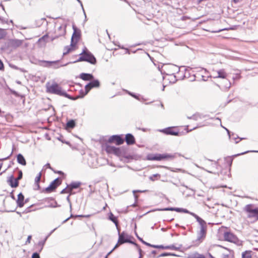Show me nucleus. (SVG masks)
Instances as JSON below:
<instances>
[{
    "instance_id": "f257e3e1",
    "label": "nucleus",
    "mask_w": 258,
    "mask_h": 258,
    "mask_svg": "<svg viewBox=\"0 0 258 258\" xmlns=\"http://www.w3.org/2000/svg\"><path fill=\"white\" fill-rule=\"evenodd\" d=\"M105 151L110 154H113L118 157L120 160L128 163L129 161V152L127 148L116 147L113 146L106 144L104 146Z\"/></svg>"
},
{
    "instance_id": "f03ea898",
    "label": "nucleus",
    "mask_w": 258,
    "mask_h": 258,
    "mask_svg": "<svg viewBox=\"0 0 258 258\" xmlns=\"http://www.w3.org/2000/svg\"><path fill=\"white\" fill-rule=\"evenodd\" d=\"M213 251L215 257L213 256L211 253H209L210 258H228L231 253V250L229 248L220 245L214 246Z\"/></svg>"
},
{
    "instance_id": "7ed1b4c3",
    "label": "nucleus",
    "mask_w": 258,
    "mask_h": 258,
    "mask_svg": "<svg viewBox=\"0 0 258 258\" xmlns=\"http://www.w3.org/2000/svg\"><path fill=\"white\" fill-rule=\"evenodd\" d=\"M46 91L48 93L68 97V95L61 87L55 82L47 83L46 84Z\"/></svg>"
},
{
    "instance_id": "20e7f679",
    "label": "nucleus",
    "mask_w": 258,
    "mask_h": 258,
    "mask_svg": "<svg viewBox=\"0 0 258 258\" xmlns=\"http://www.w3.org/2000/svg\"><path fill=\"white\" fill-rule=\"evenodd\" d=\"M179 70V68L175 65L170 64L164 66L162 71H164L166 76L164 77V78L168 77L169 78L168 79H171L170 82L174 83L176 81L175 74L176 72H178Z\"/></svg>"
},
{
    "instance_id": "39448f33",
    "label": "nucleus",
    "mask_w": 258,
    "mask_h": 258,
    "mask_svg": "<svg viewBox=\"0 0 258 258\" xmlns=\"http://www.w3.org/2000/svg\"><path fill=\"white\" fill-rule=\"evenodd\" d=\"M192 216L195 218L197 220V221L199 223L200 228V230L198 233V238L199 240L201 239H203L206 237L207 230V225L206 221L198 216L197 214H192Z\"/></svg>"
},
{
    "instance_id": "423d86ee",
    "label": "nucleus",
    "mask_w": 258,
    "mask_h": 258,
    "mask_svg": "<svg viewBox=\"0 0 258 258\" xmlns=\"http://www.w3.org/2000/svg\"><path fill=\"white\" fill-rule=\"evenodd\" d=\"M248 218L258 220V208H256L251 204L247 205L243 209Z\"/></svg>"
},
{
    "instance_id": "0eeeda50",
    "label": "nucleus",
    "mask_w": 258,
    "mask_h": 258,
    "mask_svg": "<svg viewBox=\"0 0 258 258\" xmlns=\"http://www.w3.org/2000/svg\"><path fill=\"white\" fill-rule=\"evenodd\" d=\"M80 57L76 61L77 62L85 61L92 64H95L96 62V59L94 56L90 52L84 50L80 54Z\"/></svg>"
},
{
    "instance_id": "6e6552de",
    "label": "nucleus",
    "mask_w": 258,
    "mask_h": 258,
    "mask_svg": "<svg viewBox=\"0 0 258 258\" xmlns=\"http://www.w3.org/2000/svg\"><path fill=\"white\" fill-rule=\"evenodd\" d=\"M174 156L169 154H149L147 155L146 159L148 160L161 161L167 159H173Z\"/></svg>"
},
{
    "instance_id": "1a4fd4ad",
    "label": "nucleus",
    "mask_w": 258,
    "mask_h": 258,
    "mask_svg": "<svg viewBox=\"0 0 258 258\" xmlns=\"http://www.w3.org/2000/svg\"><path fill=\"white\" fill-rule=\"evenodd\" d=\"M100 86L99 81L98 80H94L87 84L85 86V91L81 90L80 92V95L77 97V98H82L86 95L88 92L93 88L99 87Z\"/></svg>"
},
{
    "instance_id": "9d476101",
    "label": "nucleus",
    "mask_w": 258,
    "mask_h": 258,
    "mask_svg": "<svg viewBox=\"0 0 258 258\" xmlns=\"http://www.w3.org/2000/svg\"><path fill=\"white\" fill-rule=\"evenodd\" d=\"M224 238L226 241L234 243L238 245L242 244V241L233 233L229 232H226L224 233Z\"/></svg>"
},
{
    "instance_id": "9b49d317",
    "label": "nucleus",
    "mask_w": 258,
    "mask_h": 258,
    "mask_svg": "<svg viewBox=\"0 0 258 258\" xmlns=\"http://www.w3.org/2000/svg\"><path fill=\"white\" fill-rule=\"evenodd\" d=\"M125 242H129V238L127 234H125L124 232L119 234V238L117 243L115 245L114 248L108 253V254H110L115 248H116L118 245L123 244Z\"/></svg>"
},
{
    "instance_id": "f8f14e48",
    "label": "nucleus",
    "mask_w": 258,
    "mask_h": 258,
    "mask_svg": "<svg viewBox=\"0 0 258 258\" xmlns=\"http://www.w3.org/2000/svg\"><path fill=\"white\" fill-rule=\"evenodd\" d=\"M122 135H113L110 137L107 141L108 143H114L116 145H120L124 143V139Z\"/></svg>"
},
{
    "instance_id": "ddd939ff",
    "label": "nucleus",
    "mask_w": 258,
    "mask_h": 258,
    "mask_svg": "<svg viewBox=\"0 0 258 258\" xmlns=\"http://www.w3.org/2000/svg\"><path fill=\"white\" fill-rule=\"evenodd\" d=\"M22 171L21 170H19V175L18 177L17 178H15L14 180V183H13V181L14 179L13 175H11L9 179H8V181L9 182V184L12 187H16L19 185V182L18 180H20L22 178Z\"/></svg>"
},
{
    "instance_id": "4468645a",
    "label": "nucleus",
    "mask_w": 258,
    "mask_h": 258,
    "mask_svg": "<svg viewBox=\"0 0 258 258\" xmlns=\"http://www.w3.org/2000/svg\"><path fill=\"white\" fill-rule=\"evenodd\" d=\"M74 30L73 34L72 36L71 41L72 44H77L81 36V31L75 25L73 26Z\"/></svg>"
},
{
    "instance_id": "2eb2a0df",
    "label": "nucleus",
    "mask_w": 258,
    "mask_h": 258,
    "mask_svg": "<svg viewBox=\"0 0 258 258\" xmlns=\"http://www.w3.org/2000/svg\"><path fill=\"white\" fill-rule=\"evenodd\" d=\"M158 211H176L177 212H182L184 213L189 214L192 216V214H196L193 212H191L187 210V209L180 208H166L164 209H158Z\"/></svg>"
},
{
    "instance_id": "dca6fc26",
    "label": "nucleus",
    "mask_w": 258,
    "mask_h": 258,
    "mask_svg": "<svg viewBox=\"0 0 258 258\" xmlns=\"http://www.w3.org/2000/svg\"><path fill=\"white\" fill-rule=\"evenodd\" d=\"M61 182L58 178H56L52 181L49 185L46 188V191L47 192H51L55 189L60 184Z\"/></svg>"
},
{
    "instance_id": "f3484780",
    "label": "nucleus",
    "mask_w": 258,
    "mask_h": 258,
    "mask_svg": "<svg viewBox=\"0 0 258 258\" xmlns=\"http://www.w3.org/2000/svg\"><path fill=\"white\" fill-rule=\"evenodd\" d=\"M160 132L163 133L166 135L177 136L178 135L179 132L174 129L173 127H169L164 129L160 130Z\"/></svg>"
},
{
    "instance_id": "a211bd4d",
    "label": "nucleus",
    "mask_w": 258,
    "mask_h": 258,
    "mask_svg": "<svg viewBox=\"0 0 258 258\" xmlns=\"http://www.w3.org/2000/svg\"><path fill=\"white\" fill-rule=\"evenodd\" d=\"M23 42V40L14 39L10 41V46L13 48H17L21 46Z\"/></svg>"
},
{
    "instance_id": "6ab92c4d",
    "label": "nucleus",
    "mask_w": 258,
    "mask_h": 258,
    "mask_svg": "<svg viewBox=\"0 0 258 258\" xmlns=\"http://www.w3.org/2000/svg\"><path fill=\"white\" fill-rule=\"evenodd\" d=\"M24 197L22 193H20L18 195V199L17 200V204L18 207H22L24 205Z\"/></svg>"
},
{
    "instance_id": "aec40b11",
    "label": "nucleus",
    "mask_w": 258,
    "mask_h": 258,
    "mask_svg": "<svg viewBox=\"0 0 258 258\" xmlns=\"http://www.w3.org/2000/svg\"><path fill=\"white\" fill-rule=\"evenodd\" d=\"M80 78L84 81H90L93 80L94 77L90 74L82 73L80 75Z\"/></svg>"
},
{
    "instance_id": "412c9836",
    "label": "nucleus",
    "mask_w": 258,
    "mask_h": 258,
    "mask_svg": "<svg viewBox=\"0 0 258 258\" xmlns=\"http://www.w3.org/2000/svg\"><path fill=\"white\" fill-rule=\"evenodd\" d=\"M66 25H61L58 28L57 33H58V36H63L66 34Z\"/></svg>"
},
{
    "instance_id": "4be33fe9",
    "label": "nucleus",
    "mask_w": 258,
    "mask_h": 258,
    "mask_svg": "<svg viewBox=\"0 0 258 258\" xmlns=\"http://www.w3.org/2000/svg\"><path fill=\"white\" fill-rule=\"evenodd\" d=\"M81 185V183L80 182H72L70 183V184L68 185V189L70 190L71 192H72L73 189L79 187Z\"/></svg>"
},
{
    "instance_id": "5701e85b",
    "label": "nucleus",
    "mask_w": 258,
    "mask_h": 258,
    "mask_svg": "<svg viewBox=\"0 0 258 258\" xmlns=\"http://www.w3.org/2000/svg\"><path fill=\"white\" fill-rule=\"evenodd\" d=\"M218 78L225 79L227 76V74L226 73L224 69H220L217 70V73Z\"/></svg>"
},
{
    "instance_id": "b1692460",
    "label": "nucleus",
    "mask_w": 258,
    "mask_h": 258,
    "mask_svg": "<svg viewBox=\"0 0 258 258\" xmlns=\"http://www.w3.org/2000/svg\"><path fill=\"white\" fill-rule=\"evenodd\" d=\"M17 162L22 165L25 166L26 165V160L23 156L21 154H19L17 155Z\"/></svg>"
},
{
    "instance_id": "393cba45",
    "label": "nucleus",
    "mask_w": 258,
    "mask_h": 258,
    "mask_svg": "<svg viewBox=\"0 0 258 258\" xmlns=\"http://www.w3.org/2000/svg\"><path fill=\"white\" fill-rule=\"evenodd\" d=\"M76 45V44H72V41H71V43L70 45L67 46L64 48V51L63 52V55H66L71 52L73 48V47Z\"/></svg>"
},
{
    "instance_id": "a878e982",
    "label": "nucleus",
    "mask_w": 258,
    "mask_h": 258,
    "mask_svg": "<svg viewBox=\"0 0 258 258\" xmlns=\"http://www.w3.org/2000/svg\"><path fill=\"white\" fill-rule=\"evenodd\" d=\"M188 258H206L205 256L202 254L198 252H195L191 254L188 255Z\"/></svg>"
},
{
    "instance_id": "bb28decb",
    "label": "nucleus",
    "mask_w": 258,
    "mask_h": 258,
    "mask_svg": "<svg viewBox=\"0 0 258 258\" xmlns=\"http://www.w3.org/2000/svg\"><path fill=\"white\" fill-rule=\"evenodd\" d=\"M251 253L252 251L251 250H246L243 252L242 258H251Z\"/></svg>"
},
{
    "instance_id": "cd10ccee",
    "label": "nucleus",
    "mask_w": 258,
    "mask_h": 258,
    "mask_svg": "<svg viewBox=\"0 0 258 258\" xmlns=\"http://www.w3.org/2000/svg\"><path fill=\"white\" fill-rule=\"evenodd\" d=\"M109 219L112 221L116 226L117 225L118 222L117 218L112 213H110L109 214Z\"/></svg>"
},
{
    "instance_id": "c85d7f7f",
    "label": "nucleus",
    "mask_w": 258,
    "mask_h": 258,
    "mask_svg": "<svg viewBox=\"0 0 258 258\" xmlns=\"http://www.w3.org/2000/svg\"><path fill=\"white\" fill-rule=\"evenodd\" d=\"M41 176V173H39L38 174V175L35 178V186H37V189H38L39 188V183L40 180Z\"/></svg>"
},
{
    "instance_id": "c756f323",
    "label": "nucleus",
    "mask_w": 258,
    "mask_h": 258,
    "mask_svg": "<svg viewBox=\"0 0 258 258\" xmlns=\"http://www.w3.org/2000/svg\"><path fill=\"white\" fill-rule=\"evenodd\" d=\"M75 126V122L74 120H70L67 123L66 127L68 128H73Z\"/></svg>"
},
{
    "instance_id": "7c9ffc66",
    "label": "nucleus",
    "mask_w": 258,
    "mask_h": 258,
    "mask_svg": "<svg viewBox=\"0 0 258 258\" xmlns=\"http://www.w3.org/2000/svg\"><path fill=\"white\" fill-rule=\"evenodd\" d=\"M227 130V131L228 132V133L229 134V136L230 137V138H231L232 139L234 140H236L238 138V137L236 136V135H235L234 134H232V135H231L229 133V131L227 130V129H226ZM245 138H240L239 139V141H235V143H238L239 141H241L243 139H244Z\"/></svg>"
},
{
    "instance_id": "2f4dec72",
    "label": "nucleus",
    "mask_w": 258,
    "mask_h": 258,
    "mask_svg": "<svg viewBox=\"0 0 258 258\" xmlns=\"http://www.w3.org/2000/svg\"><path fill=\"white\" fill-rule=\"evenodd\" d=\"M181 247V245L176 247L174 245L166 246L165 249L179 250Z\"/></svg>"
},
{
    "instance_id": "473e14b6",
    "label": "nucleus",
    "mask_w": 258,
    "mask_h": 258,
    "mask_svg": "<svg viewBox=\"0 0 258 258\" xmlns=\"http://www.w3.org/2000/svg\"><path fill=\"white\" fill-rule=\"evenodd\" d=\"M146 190H133V192L134 194V196L135 201H137V200L138 199V195L136 194L137 192H146Z\"/></svg>"
},
{
    "instance_id": "72a5a7b5",
    "label": "nucleus",
    "mask_w": 258,
    "mask_h": 258,
    "mask_svg": "<svg viewBox=\"0 0 258 258\" xmlns=\"http://www.w3.org/2000/svg\"><path fill=\"white\" fill-rule=\"evenodd\" d=\"M43 62H44L45 63V66H46V67H50L52 64L58 63V61H44Z\"/></svg>"
},
{
    "instance_id": "f704fd0d",
    "label": "nucleus",
    "mask_w": 258,
    "mask_h": 258,
    "mask_svg": "<svg viewBox=\"0 0 258 258\" xmlns=\"http://www.w3.org/2000/svg\"><path fill=\"white\" fill-rule=\"evenodd\" d=\"M188 118L193 119L194 120H197L199 118H201V116L199 114H195L193 115L191 117H188Z\"/></svg>"
},
{
    "instance_id": "c9c22d12",
    "label": "nucleus",
    "mask_w": 258,
    "mask_h": 258,
    "mask_svg": "<svg viewBox=\"0 0 258 258\" xmlns=\"http://www.w3.org/2000/svg\"><path fill=\"white\" fill-rule=\"evenodd\" d=\"M240 74L239 73H238L234 75V76L232 77V79L233 80V81H235L240 79Z\"/></svg>"
},
{
    "instance_id": "e433bc0d",
    "label": "nucleus",
    "mask_w": 258,
    "mask_h": 258,
    "mask_svg": "<svg viewBox=\"0 0 258 258\" xmlns=\"http://www.w3.org/2000/svg\"><path fill=\"white\" fill-rule=\"evenodd\" d=\"M130 96H133V97H134L135 98L139 100V101H141L142 99H143L142 98H141L140 97V95H136V94H134L133 93H132L130 92Z\"/></svg>"
},
{
    "instance_id": "4c0bfd02",
    "label": "nucleus",
    "mask_w": 258,
    "mask_h": 258,
    "mask_svg": "<svg viewBox=\"0 0 258 258\" xmlns=\"http://www.w3.org/2000/svg\"><path fill=\"white\" fill-rule=\"evenodd\" d=\"M217 73V70H213L211 73V75L214 78H218V74Z\"/></svg>"
},
{
    "instance_id": "58836bf2",
    "label": "nucleus",
    "mask_w": 258,
    "mask_h": 258,
    "mask_svg": "<svg viewBox=\"0 0 258 258\" xmlns=\"http://www.w3.org/2000/svg\"><path fill=\"white\" fill-rule=\"evenodd\" d=\"M135 143L134 137L130 134V145H133Z\"/></svg>"
},
{
    "instance_id": "ea45409f",
    "label": "nucleus",
    "mask_w": 258,
    "mask_h": 258,
    "mask_svg": "<svg viewBox=\"0 0 258 258\" xmlns=\"http://www.w3.org/2000/svg\"><path fill=\"white\" fill-rule=\"evenodd\" d=\"M168 255H175V254H172V253H170L164 252V253H163L161 254L160 255H159L158 257H163V256H168Z\"/></svg>"
},
{
    "instance_id": "a19ab883",
    "label": "nucleus",
    "mask_w": 258,
    "mask_h": 258,
    "mask_svg": "<svg viewBox=\"0 0 258 258\" xmlns=\"http://www.w3.org/2000/svg\"><path fill=\"white\" fill-rule=\"evenodd\" d=\"M140 158H141V156L140 155H134V156H131L130 155V159H135V160H138Z\"/></svg>"
},
{
    "instance_id": "79ce46f5",
    "label": "nucleus",
    "mask_w": 258,
    "mask_h": 258,
    "mask_svg": "<svg viewBox=\"0 0 258 258\" xmlns=\"http://www.w3.org/2000/svg\"><path fill=\"white\" fill-rule=\"evenodd\" d=\"M71 191L70 190H69V189H68V186H67V187L64 189H63L61 191V194H64V193H71Z\"/></svg>"
},
{
    "instance_id": "37998d69",
    "label": "nucleus",
    "mask_w": 258,
    "mask_h": 258,
    "mask_svg": "<svg viewBox=\"0 0 258 258\" xmlns=\"http://www.w3.org/2000/svg\"><path fill=\"white\" fill-rule=\"evenodd\" d=\"M47 237H48V236H47V237L45 238V240H44L43 241H40V242L38 243V244L41 246V250L42 249V247H43V245L44 244L45 242V240H46V239L47 238Z\"/></svg>"
},
{
    "instance_id": "c03bdc74",
    "label": "nucleus",
    "mask_w": 258,
    "mask_h": 258,
    "mask_svg": "<svg viewBox=\"0 0 258 258\" xmlns=\"http://www.w3.org/2000/svg\"><path fill=\"white\" fill-rule=\"evenodd\" d=\"M32 258H40L39 254L37 252H35L32 254Z\"/></svg>"
},
{
    "instance_id": "a18cd8bd",
    "label": "nucleus",
    "mask_w": 258,
    "mask_h": 258,
    "mask_svg": "<svg viewBox=\"0 0 258 258\" xmlns=\"http://www.w3.org/2000/svg\"><path fill=\"white\" fill-rule=\"evenodd\" d=\"M125 142L126 144L128 145H129V134H127L125 135Z\"/></svg>"
},
{
    "instance_id": "49530a36",
    "label": "nucleus",
    "mask_w": 258,
    "mask_h": 258,
    "mask_svg": "<svg viewBox=\"0 0 258 258\" xmlns=\"http://www.w3.org/2000/svg\"><path fill=\"white\" fill-rule=\"evenodd\" d=\"M156 248H161V249H165L166 246H164L162 245H157V246H155Z\"/></svg>"
},
{
    "instance_id": "de8ad7c7",
    "label": "nucleus",
    "mask_w": 258,
    "mask_h": 258,
    "mask_svg": "<svg viewBox=\"0 0 258 258\" xmlns=\"http://www.w3.org/2000/svg\"><path fill=\"white\" fill-rule=\"evenodd\" d=\"M156 176H160V175L158 174H154L152 176H151L150 177V179L151 180H154V178L153 177H156Z\"/></svg>"
},
{
    "instance_id": "09e8293b",
    "label": "nucleus",
    "mask_w": 258,
    "mask_h": 258,
    "mask_svg": "<svg viewBox=\"0 0 258 258\" xmlns=\"http://www.w3.org/2000/svg\"><path fill=\"white\" fill-rule=\"evenodd\" d=\"M77 1L78 2V3L80 4V5H81V7H82V9H83V12H84V14H85V11H84V8H83V4H82V2H81L80 0H77Z\"/></svg>"
},
{
    "instance_id": "8fccbe9b",
    "label": "nucleus",
    "mask_w": 258,
    "mask_h": 258,
    "mask_svg": "<svg viewBox=\"0 0 258 258\" xmlns=\"http://www.w3.org/2000/svg\"><path fill=\"white\" fill-rule=\"evenodd\" d=\"M3 69H4V64H3V62L0 59V70H3Z\"/></svg>"
},
{
    "instance_id": "3c124183",
    "label": "nucleus",
    "mask_w": 258,
    "mask_h": 258,
    "mask_svg": "<svg viewBox=\"0 0 258 258\" xmlns=\"http://www.w3.org/2000/svg\"><path fill=\"white\" fill-rule=\"evenodd\" d=\"M31 239V235L28 236V238H27V241H26V242L27 243H30Z\"/></svg>"
},
{
    "instance_id": "603ef678",
    "label": "nucleus",
    "mask_w": 258,
    "mask_h": 258,
    "mask_svg": "<svg viewBox=\"0 0 258 258\" xmlns=\"http://www.w3.org/2000/svg\"><path fill=\"white\" fill-rule=\"evenodd\" d=\"M231 86V83L230 82H228V84L225 86V87L226 88H229Z\"/></svg>"
},
{
    "instance_id": "864d4df0",
    "label": "nucleus",
    "mask_w": 258,
    "mask_h": 258,
    "mask_svg": "<svg viewBox=\"0 0 258 258\" xmlns=\"http://www.w3.org/2000/svg\"><path fill=\"white\" fill-rule=\"evenodd\" d=\"M73 217V215H71V216L68 218H67L65 220H64L63 222H62V224L66 223L70 218L72 217Z\"/></svg>"
},
{
    "instance_id": "5fc2aeb1",
    "label": "nucleus",
    "mask_w": 258,
    "mask_h": 258,
    "mask_svg": "<svg viewBox=\"0 0 258 258\" xmlns=\"http://www.w3.org/2000/svg\"><path fill=\"white\" fill-rule=\"evenodd\" d=\"M45 166L47 168H49L50 169H51V166H50V165L49 163H47L46 165H45Z\"/></svg>"
},
{
    "instance_id": "6e6d98bb",
    "label": "nucleus",
    "mask_w": 258,
    "mask_h": 258,
    "mask_svg": "<svg viewBox=\"0 0 258 258\" xmlns=\"http://www.w3.org/2000/svg\"><path fill=\"white\" fill-rule=\"evenodd\" d=\"M242 0H233V2L234 3H238L241 1H242Z\"/></svg>"
},
{
    "instance_id": "4d7b16f0",
    "label": "nucleus",
    "mask_w": 258,
    "mask_h": 258,
    "mask_svg": "<svg viewBox=\"0 0 258 258\" xmlns=\"http://www.w3.org/2000/svg\"><path fill=\"white\" fill-rule=\"evenodd\" d=\"M12 68L15 69H16V70H18V68L17 67L15 66H11Z\"/></svg>"
},
{
    "instance_id": "13d9d810",
    "label": "nucleus",
    "mask_w": 258,
    "mask_h": 258,
    "mask_svg": "<svg viewBox=\"0 0 258 258\" xmlns=\"http://www.w3.org/2000/svg\"><path fill=\"white\" fill-rule=\"evenodd\" d=\"M10 156H8L7 157H6V158H4L3 159H0V161H2V160H7L9 158Z\"/></svg>"
},
{
    "instance_id": "bf43d9fd",
    "label": "nucleus",
    "mask_w": 258,
    "mask_h": 258,
    "mask_svg": "<svg viewBox=\"0 0 258 258\" xmlns=\"http://www.w3.org/2000/svg\"><path fill=\"white\" fill-rule=\"evenodd\" d=\"M56 228H55V229H54L53 230H52L50 232V233H49V235L48 236V237L50 234H52V233H53V232L56 230Z\"/></svg>"
},
{
    "instance_id": "052dcab7",
    "label": "nucleus",
    "mask_w": 258,
    "mask_h": 258,
    "mask_svg": "<svg viewBox=\"0 0 258 258\" xmlns=\"http://www.w3.org/2000/svg\"><path fill=\"white\" fill-rule=\"evenodd\" d=\"M78 217H88L89 215L87 216H83V215H78Z\"/></svg>"
},
{
    "instance_id": "680f3d73",
    "label": "nucleus",
    "mask_w": 258,
    "mask_h": 258,
    "mask_svg": "<svg viewBox=\"0 0 258 258\" xmlns=\"http://www.w3.org/2000/svg\"><path fill=\"white\" fill-rule=\"evenodd\" d=\"M57 173L59 174H63V172L61 171H59L57 172Z\"/></svg>"
},
{
    "instance_id": "e2e57ef3",
    "label": "nucleus",
    "mask_w": 258,
    "mask_h": 258,
    "mask_svg": "<svg viewBox=\"0 0 258 258\" xmlns=\"http://www.w3.org/2000/svg\"><path fill=\"white\" fill-rule=\"evenodd\" d=\"M145 244H146V245H148V246H151V244H150V243H147V242L145 243Z\"/></svg>"
},
{
    "instance_id": "0e129e2a",
    "label": "nucleus",
    "mask_w": 258,
    "mask_h": 258,
    "mask_svg": "<svg viewBox=\"0 0 258 258\" xmlns=\"http://www.w3.org/2000/svg\"><path fill=\"white\" fill-rule=\"evenodd\" d=\"M224 30V29L219 30H218V31H215L214 32H216V33H217V32H221V31H222V30Z\"/></svg>"
},
{
    "instance_id": "69168bd1",
    "label": "nucleus",
    "mask_w": 258,
    "mask_h": 258,
    "mask_svg": "<svg viewBox=\"0 0 258 258\" xmlns=\"http://www.w3.org/2000/svg\"><path fill=\"white\" fill-rule=\"evenodd\" d=\"M125 53H129V50L127 48L125 49Z\"/></svg>"
},
{
    "instance_id": "338daca9",
    "label": "nucleus",
    "mask_w": 258,
    "mask_h": 258,
    "mask_svg": "<svg viewBox=\"0 0 258 258\" xmlns=\"http://www.w3.org/2000/svg\"><path fill=\"white\" fill-rule=\"evenodd\" d=\"M159 105H160L161 107L163 108V105L162 103H159Z\"/></svg>"
},
{
    "instance_id": "774afa93",
    "label": "nucleus",
    "mask_w": 258,
    "mask_h": 258,
    "mask_svg": "<svg viewBox=\"0 0 258 258\" xmlns=\"http://www.w3.org/2000/svg\"><path fill=\"white\" fill-rule=\"evenodd\" d=\"M152 253L153 254H155L156 253V251H155V250H153V251H152Z\"/></svg>"
}]
</instances>
